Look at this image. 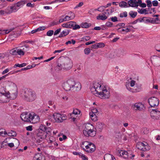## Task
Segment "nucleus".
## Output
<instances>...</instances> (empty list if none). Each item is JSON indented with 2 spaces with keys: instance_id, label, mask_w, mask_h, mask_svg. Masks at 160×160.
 Listing matches in <instances>:
<instances>
[{
  "instance_id": "nucleus-43",
  "label": "nucleus",
  "mask_w": 160,
  "mask_h": 160,
  "mask_svg": "<svg viewBox=\"0 0 160 160\" xmlns=\"http://www.w3.org/2000/svg\"><path fill=\"white\" fill-rule=\"evenodd\" d=\"M7 134V132L5 130L2 128L0 129V136H4L5 135Z\"/></svg>"
},
{
  "instance_id": "nucleus-41",
  "label": "nucleus",
  "mask_w": 160,
  "mask_h": 160,
  "mask_svg": "<svg viewBox=\"0 0 160 160\" xmlns=\"http://www.w3.org/2000/svg\"><path fill=\"white\" fill-rule=\"evenodd\" d=\"M7 134L9 136L12 137H15L17 135L16 132L12 130H11L7 132Z\"/></svg>"
},
{
  "instance_id": "nucleus-19",
  "label": "nucleus",
  "mask_w": 160,
  "mask_h": 160,
  "mask_svg": "<svg viewBox=\"0 0 160 160\" xmlns=\"http://www.w3.org/2000/svg\"><path fill=\"white\" fill-rule=\"evenodd\" d=\"M150 149V147L147 142H144L141 143V150L146 151Z\"/></svg>"
},
{
  "instance_id": "nucleus-26",
  "label": "nucleus",
  "mask_w": 160,
  "mask_h": 160,
  "mask_svg": "<svg viewBox=\"0 0 160 160\" xmlns=\"http://www.w3.org/2000/svg\"><path fill=\"white\" fill-rule=\"evenodd\" d=\"M14 29V28H12L6 30L0 29V35L8 34L13 30Z\"/></svg>"
},
{
  "instance_id": "nucleus-9",
  "label": "nucleus",
  "mask_w": 160,
  "mask_h": 160,
  "mask_svg": "<svg viewBox=\"0 0 160 160\" xmlns=\"http://www.w3.org/2000/svg\"><path fill=\"white\" fill-rule=\"evenodd\" d=\"M132 152L128 151V152L124 150H119L118 151V155L122 157L123 158L126 159L128 158L132 159L135 156L134 155H132Z\"/></svg>"
},
{
  "instance_id": "nucleus-30",
  "label": "nucleus",
  "mask_w": 160,
  "mask_h": 160,
  "mask_svg": "<svg viewBox=\"0 0 160 160\" xmlns=\"http://www.w3.org/2000/svg\"><path fill=\"white\" fill-rule=\"evenodd\" d=\"M107 18L108 17L105 14H99L96 17V18L97 20H104Z\"/></svg>"
},
{
  "instance_id": "nucleus-1",
  "label": "nucleus",
  "mask_w": 160,
  "mask_h": 160,
  "mask_svg": "<svg viewBox=\"0 0 160 160\" xmlns=\"http://www.w3.org/2000/svg\"><path fill=\"white\" fill-rule=\"evenodd\" d=\"M93 94L102 99H108L110 96V90L107 86L102 85V82H95L91 88Z\"/></svg>"
},
{
  "instance_id": "nucleus-57",
  "label": "nucleus",
  "mask_w": 160,
  "mask_h": 160,
  "mask_svg": "<svg viewBox=\"0 0 160 160\" xmlns=\"http://www.w3.org/2000/svg\"><path fill=\"white\" fill-rule=\"evenodd\" d=\"M81 26L83 28H88V24L87 22L82 23L81 24Z\"/></svg>"
},
{
  "instance_id": "nucleus-25",
  "label": "nucleus",
  "mask_w": 160,
  "mask_h": 160,
  "mask_svg": "<svg viewBox=\"0 0 160 160\" xmlns=\"http://www.w3.org/2000/svg\"><path fill=\"white\" fill-rule=\"evenodd\" d=\"M104 125L102 122H98L96 124V128L99 131H101L104 128Z\"/></svg>"
},
{
  "instance_id": "nucleus-59",
  "label": "nucleus",
  "mask_w": 160,
  "mask_h": 160,
  "mask_svg": "<svg viewBox=\"0 0 160 160\" xmlns=\"http://www.w3.org/2000/svg\"><path fill=\"white\" fill-rule=\"evenodd\" d=\"M147 11L146 9L142 8L141 9V14H148Z\"/></svg>"
},
{
  "instance_id": "nucleus-16",
  "label": "nucleus",
  "mask_w": 160,
  "mask_h": 160,
  "mask_svg": "<svg viewBox=\"0 0 160 160\" xmlns=\"http://www.w3.org/2000/svg\"><path fill=\"white\" fill-rule=\"evenodd\" d=\"M40 119V118L38 115L34 113H31L30 122L35 123L39 122Z\"/></svg>"
},
{
  "instance_id": "nucleus-17",
  "label": "nucleus",
  "mask_w": 160,
  "mask_h": 160,
  "mask_svg": "<svg viewBox=\"0 0 160 160\" xmlns=\"http://www.w3.org/2000/svg\"><path fill=\"white\" fill-rule=\"evenodd\" d=\"M130 0L128 1V7L137 8L140 4V0Z\"/></svg>"
},
{
  "instance_id": "nucleus-49",
  "label": "nucleus",
  "mask_w": 160,
  "mask_h": 160,
  "mask_svg": "<svg viewBox=\"0 0 160 160\" xmlns=\"http://www.w3.org/2000/svg\"><path fill=\"white\" fill-rule=\"evenodd\" d=\"M75 23L73 24V25L72 27V28L73 30H76L78 29H79L80 28V27L79 25L76 24V23L74 22Z\"/></svg>"
},
{
  "instance_id": "nucleus-22",
  "label": "nucleus",
  "mask_w": 160,
  "mask_h": 160,
  "mask_svg": "<svg viewBox=\"0 0 160 160\" xmlns=\"http://www.w3.org/2000/svg\"><path fill=\"white\" fill-rule=\"evenodd\" d=\"M23 51L24 53L25 54L26 52H28V51H29L30 48L28 45H25L22 47H19Z\"/></svg>"
},
{
  "instance_id": "nucleus-3",
  "label": "nucleus",
  "mask_w": 160,
  "mask_h": 160,
  "mask_svg": "<svg viewBox=\"0 0 160 160\" xmlns=\"http://www.w3.org/2000/svg\"><path fill=\"white\" fill-rule=\"evenodd\" d=\"M52 130L50 128H47L44 125H41L38 130L36 138V142L40 143L43 141L44 138L46 137V134L51 133Z\"/></svg>"
},
{
  "instance_id": "nucleus-24",
  "label": "nucleus",
  "mask_w": 160,
  "mask_h": 160,
  "mask_svg": "<svg viewBox=\"0 0 160 160\" xmlns=\"http://www.w3.org/2000/svg\"><path fill=\"white\" fill-rule=\"evenodd\" d=\"M11 138H6L5 140L2 142V145L4 144V143H7L8 145L10 148L13 147L14 146V143H8V142L10 141V140L11 139Z\"/></svg>"
},
{
  "instance_id": "nucleus-42",
  "label": "nucleus",
  "mask_w": 160,
  "mask_h": 160,
  "mask_svg": "<svg viewBox=\"0 0 160 160\" xmlns=\"http://www.w3.org/2000/svg\"><path fill=\"white\" fill-rule=\"evenodd\" d=\"M119 30V31L121 32H128L130 31V29L128 28H120L118 29Z\"/></svg>"
},
{
  "instance_id": "nucleus-64",
  "label": "nucleus",
  "mask_w": 160,
  "mask_h": 160,
  "mask_svg": "<svg viewBox=\"0 0 160 160\" xmlns=\"http://www.w3.org/2000/svg\"><path fill=\"white\" fill-rule=\"evenodd\" d=\"M158 3V2L157 0H154L152 2V4L154 6H157Z\"/></svg>"
},
{
  "instance_id": "nucleus-2",
  "label": "nucleus",
  "mask_w": 160,
  "mask_h": 160,
  "mask_svg": "<svg viewBox=\"0 0 160 160\" xmlns=\"http://www.w3.org/2000/svg\"><path fill=\"white\" fill-rule=\"evenodd\" d=\"M62 86L64 89L67 91L70 90L78 91L81 90L82 87L80 82L75 81L74 79L71 78L63 81Z\"/></svg>"
},
{
  "instance_id": "nucleus-11",
  "label": "nucleus",
  "mask_w": 160,
  "mask_h": 160,
  "mask_svg": "<svg viewBox=\"0 0 160 160\" xmlns=\"http://www.w3.org/2000/svg\"><path fill=\"white\" fill-rule=\"evenodd\" d=\"M71 61L69 59L67 60L62 64L58 63V67H61V68L68 70L71 69L72 67Z\"/></svg>"
},
{
  "instance_id": "nucleus-27",
  "label": "nucleus",
  "mask_w": 160,
  "mask_h": 160,
  "mask_svg": "<svg viewBox=\"0 0 160 160\" xmlns=\"http://www.w3.org/2000/svg\"><path fill=\"white\" fill-rule=\"evenodd\" d=\"M34 160H45L44 158L42 157V156L39 153H37L35 155L34 158Z\"/></svg>"
},
{
  "instance_id": "nucleus-40",
  "label": "nucleus",
  "mask_w": 160,
  "mask_h": 160,
  "mask_svg": "<svg viewBox=\"0 0 160 160\" xmlns=\"http://www.w3.org/2000/svg\"><path fill=\"white\" fill-rule=\"evenodd\" d=\"M72 113L75 115H80L81 111L78 109L73 108Z\"/></svg>"
},
{
  "instance_id": "nucleus-28",
  "label": "nucleus",
  "mask_w": 160,
  "mask_h": 160,
  "mask_svg": "<svg viewBox=\"0 0 160 160\" xmlns=\"http://www.w3.org/2000/svg\"><path fill=\"white\" fill-rule=\"evenodd\" d=\"M17 90H15L14 92H13V93L11 94L9 92V97L8 98L9 101L10 99H15L17 97Z\"/></svg>"
},
{
  "instance_id": "nucleus-48",
  "label": "nucleus",
  "mask_w": 160,
  "mask_h": 160,
  "mask_svg": "<svg viewBox=\"0 0 160 160\" xmlns=\"http://www.w3.org/2000/svg\"><path fill=\"white\" fill-rule=\"evenodd\" d=\"M129 15L132 18H135L137 15V13L131 11L129 13Z\"/></svg>"
},
{
  "instance_id": "nucleus-58",
  "label": "nucleus",
  "mask_w": 160,
  "mask_h": 160,
  "mask_svg": "<svg viewBox=\"0 0 160 160\" xmlns=\"http://www.w3.org/2000/svg\"><path fill=\"white\" fill-rule=\"evenodd\" d=\"M38 32H40L41 31L44 30L46 29L45 26H42L39 27L38 28H37Z\"/></svg>"
},
{
  "instance_id": "nucleus-35",
  "label": "nucleus",
  "mask_w": 160,
  "mask_h": 160,
  "mask_svg": "<svg viewBox=\"0 0 160 160\" xmlns=\"http://www.w3.org/2000/svg\"><path fill=\"white\" fill-rule=\"evenodd\" d=\"M17 47L14 48L9 51L10 53L12 55H17Z\"/></svg>"
},
{
  "instance_id": "nucleus-50",
  "label": "nucleus",
  "mask_w": 160,
  "mask_h": 160,
  "mask_svg": "<svg viewBox=\"0 0 160 160\" xmlns=\"http://www.w3.org/2000/svg\"><path fill=\"white\" fill-rule=\"evenodd\" d=\"M105 8L104 6H101L98 8L97 9H96L95 10H97L100 12H102L104 10Z\"/></svg>"
},
{
  "instance_id": "nucleus-31",
  "label": "nucleus",
  "mask_w": 160,
  "mask_h": 160,
  "mask_svg": "<svg viewBox=\"0 0 160 160\" xmlns=\"http://www.w3.org/2000/svg\"><path fill=\"white\" fill-rule=\"evenodd\" d=\"M10 11L8 12V13H11L12 12H17L18 9V8L17 7L16 5H15L14 6H11L10 7Z\"/></svg>"
},
{
  "instance_id": "nucleus-51",
  "label": "nucleus",
  "mask_w": 160,
  "mask_h": 160,
  "mask_svg": "<svg viewBox=\"0 0 160 160\" xmlns=\"http://www.w3.org/2000/svg\"><path fill=\"white\" fill-rule=\"evenodd\" d=\"M54 33V31L53 30H49L48 31L46 35L48 36H51Z\"/></svg>"
},
{
  "instance_id": "nucleus-29",
  "label": "nucleus",
  "mask_w": 160,
  "mask_h": 160,
  "mask_svg": "<svg viewBox=\"0 0 160 160\" xmlns=\"http://www.w3.org/2000/svg\"><path fill=\"white\" fill-rule=\"evenodd\" d=\"M105 160H116L114 157L110 154H106L104 157Z\"/></svg>"
},
{
  "instance_id": "nucleus-12",
  "label": "nucleus",
  "mask_w": 160,
  "mask_h": 160,
  "mask_svg": "<svg viewBox=\"0 0 160 160\" xmlns=\"http://www.w3.org/2000/svg\"><path fill=\"white\" fill-rule=\"evenodd\" d=\"M151 118L154 120L160 119V111L156 109H152L150 112Z\"/></svg>"
},
{
  "instance_id": "nucleus-55",
  "label": "nucleus",
  "mask_w": 160,
  "mask_h": 160,
  "mask_svg": "<svg viewBox=\"0 0 160 160\" xmlns=\"http://www.w3.org/2000/svg\"><path fill=\"white\" fill-rule=\"evenodd\" d=\"M127 12H124L120 14V17L121 18L126 17L127 16Z\"/></svg>"
},
{
  "instance_id": "nucleus-39",
  "label": "nucleus",
  "mask_w": 160,
  "mask_h": 160,
  "mask_svg": "<svg viewBox=\"0 0 160 160\" xmlns=\"http://www.w3.org/2000/svg\"><path fill=\"white\" fill-rule=\"evenodd\" d=\"M90 143L91 142L86 141L83 142H82L81 147L83 149L84 148H87L88 145L90 144Z\"/></svg>"
},
{
  "instance_id": "nucleus-20",
  "label": "nucleus",
  "mask_w": 160,
  "mask_h": 160,
  "mask_svg": "<svg viewBox=\"0 0 160 160\" xmlns=\"http://www.w3.org/2000/svg\"><path fill=\"white\" fill-rule=\"evenodd\" d=\"M74 23V22L70 21L63 23L62 25V26L63 28H72L73 24Z\"/></svg>"
},
{
  "instance_id": "nucleus-18",
  "label": "nucleus",
  "mask_w": 160,
  "mask_h": 160,
  "mask_svg": "<svg viewBox=\"0 0 160 160\" xmlns=\"http://www.w3.org/2000/svg\"><path fill=\"white\" fill-rule=\"evenodd\" d=\"M96 149V147L94 144L92 143H90L87 148H84L83 150L88 152L92 153L94 152Z\"/></svg>"
},
{
  "instance_id": "nucleus-53",
  "label": "nucleus",
  "mask_w": 160,
  "mask_h": 160,
  "mask_svg": "<svg viewBox=\"0 0 160 160\" xmlns=\"http://www.w3.org/2000/svg\"><path fill=\"white\" fill-rule=\"evenodd\" d=\"M89 113L98 114V110L96 108L92 109Z\"/></svg>"
},
{
  "instance_id": "nucleus-33",
  "label": "nucleus",
  "mask_w": 160,
  "mask_h": 160,
  "mask_svg": "<svg viewBox=\"0 0 160 160\" xmlns=\"http://www.w3.org/2000/svg\"><path fill=\"white\" fill-rule=\"evenodd\" d=\"M98 114L89 113L90 117L91 119L94 122L98 120Z\"/></svg>"
},
{
  "instance_id": "nucleus-44",
  "label": "nucleus",
  "mask_w": 160,
  "mask_h": 160,
  "mask_svg": "<svg viewBox=\"0 0 160 160\" xmlns=\"http://www.w3.org/2000/svg\"><path fill=\"white\" fill-rule=\"evenodd\" d=\"M146 107L145 105L141 103V112H144L146 110Z\"/></svg>"
},
{
  "instance_id": "nucleus-14",
  "label": "nucleus",
  "mask_w": 160,
  "mask_h": 160,
  "mask_svg": "<svg viewBox=\"0 0 160 160\" xmlns=\"http://www.w3.org/2000/svg\"><path fill=\"white\" fill-rule=\"evenodd\" d=\"M31 113L29 112H24L21 115L20 117L22 120L26 122H30Z\"/></svg>"
},
{
  "instance_id": "nucleus-45",
  "label": "nucleus",
  "mask_w": 160,
  "mask_h": 160,
  "mask_svg": "<svg viewBox=\"0 0 160 160\" xmlns=\"http://www.w3.org/2000/svg\"><path fill=\"white\" fill-rule=\"evenodd\" d=\"M78 154L80 157L83 160H88V157L83 154L81 153H79Z\"/></svg>"
},
{
  "instance_id": "nucleus-5",
  "label": "nucleus",
  "mask_w": 160,
  "mask_h": 160,
  "mask_svg": "<svg viewBox=\"0 0 160 160\" xmlns=\"http://www.w3.org/2000/svg\"><path fill=\"white\" fill-rule=\"evenodd\" d=\"M93 125L90 123H87L85 125V128L83 130V133L87 137H93L95 136L96 132L93 130Z\"/></svg>"
},
{
  "instance_id": "nucleus-52",
  "label": "nucleus",
  "mask_w": 160,
  "mask_h": 160,
  "mask_svg": "<svg viewBox=\"0 0 160 160\" xmlns=\"http://www.w3.org/2000/svg\"><path fill=\"white\" fill-rule=\"evenodd\" d=\"M67 138L66 136L64 135L63 134L61 135V137H59V140L60 141H62L63 140H65Z\"/></svg>"
},
{
  "instance_id": "nucleus-37",
  "label": "nucleus",
  "mask_w": 160,
  "mask_h": 160,
  "mask_svg": "<svg viewBox=\"0 0 160 160\" xmlns=\"http://www.w3.org/2000/svg\"><path fill=\"white\" fill-rule=\"evenodd\" d=\"M17 55L20 56H23L25 54L24 53L23 51L19 47H17Z\"/></svg>"
},
{
  "instance_id": "nucleus-62",
  "label": "nucleus",
  "mask_w": 160,
  "mask_h": 160,
  "mask_svg": "<svg viewBox=\"0 0 160 160\" xmlns=\"http://www.w3.org/2000/svg\"><path fill=\"white\" fill-rule=\"evenodd\" d=\"M61 29L60 28H58L55 30L54 32V35H57L61 31Z\"/></svg>"
},
{
  "instance_id": "nucleus-10",
  "label": "nucleus",
  "mask_w": 160,
  "mask_h": 160,
  "mask_svg": "<svg viewBox=\"0 0 160 160\" xmlns=\"http://www.w3.org/2000/svg\"><path fill=\"white\" fill-rule=\"evenodd\" d=\"M53 116L55 121L58 122H62L67 119V116L66 115L58 113H54Z\"/></svg>"
},
{
  "instance_id": "nucleus-60",
  "label": "nucleus",
  "mask_w": 160,
  "mask_h": 160,
  "mask_svg": "<svg viewBox=\"0 0 160 160\" xmlns=\"http://www.w3.org/2000/svg\"><path fill=\"white\" fill-rule=\"evenodd\" d=\"M146 2L147 3V4L148 7H150L152 6V2L150 1L147 0L146 1Z\"/></svg>"
},
{
  "instance_id": "nucleus-23",
  "label": "nucleus",
  "mask_w": 160,
  "mask_h": 160,
  "mask_svg": "<svg viewBox=\"0 0 160 160\" xmlns=\"http://www.w3.org/2000/svg\"><path fill=\"white\" fill-rule=\"evenodd\" d=\"M7 85L9 87L14 89V90H17V86L16 84L13 82L12 81H8L7 82Z\"/></svg>"
},
{
  "instance_id": "nucleus-38",
  "label": "nucleus",
  "mask_w": 160,
  "mask_h": 160,
  "mask_svg": "<svg viewBox=\"0 0 160 160\" xmlns=\"http://www.w3.org/2000/svg\"><path fill=\"white\" fill-rule=\"evenodd\" d=\"M132 108L135 110H139L140 108V104L136 103L132 106Z\"/></svg>"
},
{
  "instance_id": "nucleus-36",
  "label": "nucleus",
  "mask_w": 160,
  "mask_h": 160,
  "mask_svg": "<svg viewBox=\"0 0 160 160\" xmlns=\"http://www.w3.org/2000/svg\"><path fill=\"white\" fill-rule=\"evenodd\" d=\"M119 6L121 8H126L128 7V3L124 1H122L120 2Z\"/></svg>"
},
{
  "instance_id": "nucleus-13",
  "label": "nucleus",
  "mask_w": 160,
  "mask_h": 160,
  "mask_svg": "<svg viewBox=\"0 0 160 160\" xmlns=\"http://www.w3.org/2000/svg\"><path fill=\"white\" fill-rule=\"evenodd\" d=\"M148 102L151 107H154L158 105L159 101L158 98L153 97H151L148 99Z\"/></svg>"
},
{
  "instance_id": "nucleus-15",
  "label": "nucleus",
  "mask_w": 160,
  "mask_h": 160,
  "mask_svg": "<svg viewBox=\"0 0 160 160\" xmlns=\"http://www.w3.org/2000/svg\"><path fill=\"white\" fill-rule=\"evenodd\" d=\"M69 14L70 15V16L66 15L64 17V16H62V17L63 18H61L59 19V23H60L64 21H67L70 20H72L75 18V15L74 13L71 12L70 14Z\"/></svg>"
},
{
  "instance_id": "nucleus-47",
  "label": "nucleus",
  "mask_w": 160,
  "mask_h": 160,
  "mask_svg": "<svg viewBox=\"0 0 160 160\" xmlns=\"http://www.w3.org/2000/svg\"><path fill=\"white\" fill-rule=\"evenodd\" d=\"M142 21L145 22H150V20H149L148 18L146 17H144L141 20V22Z\"/></svg>"
},
{
  "instance_id": "nucleus-46",
  "label": "nucleus",
  "mask_w": 160,
  "mask_h": 160,
  "mask_svg": "<svg viewBox=\"0 0 160 160\" xmlns=\"http://www.w3.org/2000/svg\"><path fill=\"white\" fill-rule=\"evenodd\" d=\"M26 63H23L21 64L18 63L15 64L14 66V68H16L17 67L22 68L26 66Z\"/></svg>"
},
{
  "instance_id": "nucleus-34",
  "label": "nucleus",
  "mask_w": 160,
  "mask_h": 160,
  "mask_svg": "<svg viewBox=\"0 0 160 160\" xmlns=\"http://www.w3.org/2000/svg\"><path fill=\"white\" fill-rule=\"evenodd\" d=\"M25 3L26 2L25 1H21L17 2L16 5L19 9L20 8L23 7L25 5Z\"/></svg>"
},
{
  "instance_id": "nucleus-8",
  "label": "nucleus",
  "mask_w": 160,
  "mask_h": 160,
  "mask_svg": "<svg viewBox=\"0 0 160 160\" xmlns=\"http://www.w3.org/2000/svg\"><path fill=\"white\" fill-rule=\"evenodd\" d=\"M9 92L0 90V103H3L9 102Z\"/></svg>"
},
{
  "instance_id": "nucleus-61",
  "label": "nucleus",
  "mask_w": 160,
  "mask_h": 160,
  "mask_svg": "<svg viewBox=\"0 0 160 160\" xmlns=\"http://www.w3.org/2000/svg\"><path fill=\"white\" fill-rule=\"evenodd\" d=\"M58 22H56L55 21H53L52 22H51L49 24V26H52L54 25H58Z\"/></svg>"
},
{
  "instance_id": "nucleus-32",
  "label": "nucleus",
  "mask_w": 160,
  "mask_h": 160,
  "mask_svg": "<svg viewBox=\"0 0 160 160\" xmlns=\"http://www.w3.org/2000/svg\"><path fill=\"white\" fill-rule=\"evenodd\" d=\"M69 32V31L68 30H63L61 32L59 36V37L61 38L65 37L68 35Z\"/></svg>"
},
{
  "instance_id": "nucleus-56",
  "label": "nucleus",
  "mask_w": 160,
  "mask_h": 160,
  "mask_svg": "<svg viewBox=\"0 0 160 160\" xmlns=\"http://www.w3.org/2000/svg\"><path fill=\"white\" fill-rule=\"evenodd\" d=\"M91 50L90 48H85L84 51V53L85 54L88 55L89 54Z\"/></svg>"
},
{
  "instance_id": "nucleus-63",
  "label": "nucleus",
  "mask_w": 160,
  "mask_h": 160,
  "mask_svg": "<svg viewBox=\"0 0 160 160\" xmlns=\"http://www.w3.org/2000/svg\"><path fill=\"white\" fill-rule=\"evenodd\" d=\"M26 6L27 7H30L31 8H33L34 6V4H32L30 2L28 3L27 5Z\"/></svg>"
},
{
  "instance_id": "nucleus-6",
  "label": "nucleus",
  "mask_w": 160,
  "mask_h": 160,
  "mask_svg": "<svg viewBox=\"0 0 160 160\" xmlns=\"http://www.w3.org/2000/svg\"><path fill=\"white\" fill-rule=\"evenodd\" d=\"M23 97L26 101L29 102L33 101L36 98V95L35 92L29 89L25 91Z\"/></svg>"
},
{
  "instance_id": "nucleus-7",
  "label": "nucleus",
  "mask_w": 160,
  "mask_h": 160,
  "mask_svg": "<svg viewBox=\"0 0 160 160\" xmlns=\"http://www.w3.org/2000/svg\"><path fill=\"white\" fill-rule=\"evenodd\" d=\"M51 134H46V137L44 138V140L46 139L50 147L54 148L58 146V144L56 141L55 138L51 136Z\"/></svg>"
},
{
  "instance_id": "nucleus-54",
  "label": "nucleus",
  "mask_w": 160,
  "mask_h": 160,
  "mask_svg": "<svg viewBox=\"0 0 160 160\" xmlns=\"http://www.w3.org/2000/svg\"><path fill=\"white\" fill-rule=\"evenodd\" d=\"M105 25L108 28L112 27L113 26V23L110 22H107L105 24Z\"/></svg>"
},
{
  "instance_id": "nucleus-21",
  "label": "nucleus",
  "mask_w": 160,
  "mask_h": 160,
  "mask_svg": "<svg viewBox=\"0 0 160 160\" xmlns=\"http://www.w3.org/2000/svg\"><path fill=\"white\" fill-rule=\"evenodd\" d=\"M105 44L103 42L97 43L92 45V48L96 49L98 48H102L105 47Z\"/></svg>"
},
{
  "instance_id": "nucleus-4",
  "label": "nucleus",
  "mask_w": 160,
  "mask_h": 160,
  "mask_svg": "<svg viewBox=\"0 0 160 160\" xmlns=\"http://www.w3.org/2000/svg\"><path fill=\"white\" fill-rule=\"evenodd\" d=\"M126 87L128 90L130 92L134 93L139 92L140 90V87L136 81L130 79V81L126 83Z\"/></svg>"
}]
</instances>
